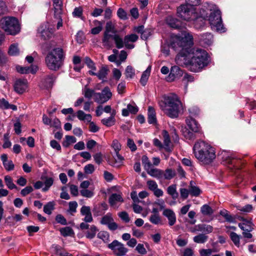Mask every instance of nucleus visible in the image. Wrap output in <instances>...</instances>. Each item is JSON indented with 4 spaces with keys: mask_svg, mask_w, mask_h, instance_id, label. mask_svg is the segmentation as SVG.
I'll return each instance as SVG.
<instances>
[{
    "mask_svg": "<svg viewBox=\"0 0 256 256\" xmlns=\"http://www.w3.org/2000/svg\"><path fill=\"white\" fill-rule=\"evenodd\" d=\"M80 193L82 196L88 198H92L94 196L93 192L87 189L80 190Z\"/></svg>",
    "mask_w": 256,
    "mask_h": 256,
    "instance_id": "338daca9",
    "label": "nucleus"
},
{
    "mask_svg": "<svg viewBox=\"0 0 256 256\" xmlns=\"http://www.w3.org/2000/svg\"><path fill=\"white\" fill-rule=\"evenodd\" d=\"M208 236L205 234H200L195 236L193 240L194 242L198 244H204L207 241Z\"/></svg>",
    "mask_w": 256,
    "mask_h": 256,
    "instance_id": "58836bf2",
    "label": "nucleus"
},
{
    "mask_svg": "<svg viewBox=\"0 0 256 256\" xmlns=\"http://www.w3.org/2000/svg\"><path fill=\"white\" fill-rule=\"evenodd\" d=\"M162 214L167 218L170 226H174L176 222V216L174 212L171 209H165Z\"/></svg>",
    "mask_w": 256,
    "mask_h": 256,
    "instance_id": "4468645a",
    "label": "nucleus"
},
{
    "mask_svg": "<svg viewBox=\"0 0 256 256\" xmlns=\"http://www.w3.org/2000/svg\"><path fill=\"white\" fill-rule=\"evenodd\" d=\"M252 224L248 221H246V223H240L238 226L244 231L250 232L252 230Z\"/></svg>",
    "mask_w": 256,
    "mask_h": 256,
    "instance_id": "ea45409f",
    "label": "nucleus"
},
{
    "mask_svg": "<svg viewBox=\"0 0 256 256\" xmlns=\"http://www.w3.org/2000/svg\"><path fill=\"white\" fill-rule=\"evenodd\" d=\"M17 71L20 73V74H28V73H32L34 74L36 73V72L37 70V67H22V66H17L16 67Z\"/></svg>",
    "mask_w": 256,
    "mask_h": 256,
    "instance_id": "bb28decb",
    "label": "nucleus"
},
{
    "mask_svg": "<svg viewBox=\"0 0 256 256\" xmlns=\"http://www.w3.org/2000/svg\"><path fill=\"white\" fill-rule=\"evenodd\" d=\"M186 123L188 128L194 132H198L200 130V126L197 122L192 116L186 119Z\"/></svg>",
    "mask_w": 256,
    "mask_h": 256,
    "instance_id": "6ab92c4d",
    "label": "nucleus"
},
{
    "mask_svg": "<svg viewBox=\"0 0 256 256\" xmlns=\"http://www.w3.org/2000/svg\"><path fill=\"white\" fill-rule=\"evenodd\" d=\"M96 94V92H95L94 90L89 88L87 86H86L83 90V94L84 97L88 99H90L92 96H94V100H95Z\"/></svg>",
    "mask_w": 256,
    "mask_h": 256,
    "instance_id": "c9c22d12",
    "label": "nucleus"
},
{
    "mask_svg": "<svg viewBox=\"0 0 256 256\" xmlns=\"http://www.w3.org/2000/svg\"><path fill=\"white\" fill-rule=\"evenodd\" d=\"M218 157L222 160L224 164L232 166L236 164V160L234 156H232L230 152L222 150L218 154Z\"/></svg>",
    "mask_w": 256,
    "mask_h": 256,
    "instance_id": "1a4fd4ad",
    "label": "nucleus"
},
{
    "mask_svg": "<svg viewBox=\"0 0 256 256\" xmlns=\"http://www.w3.org/2000/svg\"><path fill=\"white\" fill-rule=\"evenodd\" d=\"M109 71L108 66H102L98 72H95L92 70H90L88 72L90 75L96 76L100 80L104 82V80L106 78Z\"/></svg>",
    "mask_w": 256,
    "mask_h": 256,
    "instance_id": "9b49d317",
    "label": "nucleus"
},
{
    "mask_svg": "<svg viewBox=\"0 0 256 256\" xmlns=\"http://www.w3.org/2000/svg\"><path fill=\"white\" fill-rule=\"evenodd\" d=\"M198 231L205 232L210 234L213 230V227L210 225L206 224H199L196 226Z\"/></svg>",
    "mask_w": 256,
    "mask_h": 256,
    "instance_id": "c756f323",
    "label": "nucleus"
},
{
    "mask_svg": "<svg viewBox=\"0 0 256 256\" xmlns=\"http://www.w3.org/2000/svg\"><path fill=\"white\" fill-rule=\"evenodd\" d=\"M3 166L7 171H11L14 169V165L12 160H8V155L4 154L0 156Z\"/></svg>",
    "mask_w": 256,
    "mask_h": 256,
    "instance_id": "aec40b11",
    "label": "nucleus"
},
{
    "mask_svg": "<svg viewBox=\"0 0 256 256\" xmlns=\"http://www.w3.org/2000/svg\"><path fill=\"white\" fill-rule=\"evenodd\" d=\"M100 223L102 224L107 225L108 228L111 230H115L118 228V224L114 222L110 213H108L101 219Z\"/></svg>",
    "mask_w": 256,
    "mask_h": 256,
    "instance_id": "9d476101",
    "label": "nucleus"
},
{
    "mask_svg": "<svg viewBox=\"0 0 256 256\" xmlns=\"http://www.w3.org/2000/svg\"><path fill=\"white\" fill-rule=\"evenodd\" d=\"M108 248L112 250L114 254L116 256H124L128 251L124 244L117 240H114L112 243L108 244Z\"/></svg>",
    "mask_w": 256,
    "mask_h": 256,
    "instance_id": "6e6552de",
    "label": "nucleus"
},
{
    "mask_svg": "<svg viewBox=\"0 0 256 256\" xmlns=\"http://www.w3.org/2000/svg\"><path fill=\"white\" fill-rule=\"evenodd\" d=\"M108 100V98H106L102 92L96 93L95 95V102L99 104H103Z\"/></svg>",
    "mask_w": 256,
    "mask_h": 256,
    "instance_id": "c03bdc74",
    "label": "nucleus"
},
{
    "mask_svg": "<svg viewBox=\"0 0 256 256\" xmlns=\"http://www.w3.org/2000/svg\"><path fill=\"white\" fill-rule=\"evenodd\" d=\"M64 50L60 47H58L48 52L45 57V64L49 70L57 71L64 64Z\"/></svg>",
    "mask_w": 256,
    "mask_h": 256,
    "instance_id": "39448f33",
    "label": "nucleus"
},
{
    "mask_svg": "<svg viewBox=\"0 0 256 256\" xmlns=\"http://www.w3.org/2000/svg\"><path fill=\"white\" fill-rule=\"evenodd\" d=\"M215 251L210 248L201 249L199 250L200 256H210L212 252Z\"/></svg>",
    "mask_w": 256,
    "mask_h": 256,
    "instance_id": "774afa93",
    "label": "nucleus"
},
{
    "mask_svg": "<svg viewBox=\"0 0 256 256\" xmlns=\"http://www.w3.org/2000/svg\"><path fill=\"white\" fill-rule=\"evenodd\" d=\"M104 33L116 34V30L112 22H109L106 23Z\"/></svg>",
    "mask_w": 256,
    "mask_h": 256,
    "instance_id": "603ef678",
    "label": "nucleus"
},
{
    "mask_svg": "<svg viewBox=\"0 0 256 256\" xmlns=\"http://www.w3.org/2000/svg\"><path fill=\"white\" fill-rule=\"evenodd\" d=\"M194 182L191 181L189 186L190 194L192 196H198L201 193V190L198 186L194 185Z\"/></svg>",
    "mask_w": 256,
    "mask_h": 256,
    "instance_id": "72a5a7b5",
    "label": "nucleus"
},
{
    "mask_svg": "<svg viewBox=\"0 0 256 256\" xmlns=\"http://www.w3.org/2000/svg\"><path fill=\"white\" fill-rule=\"evenodd\" d=\"M200 212L204 216H210L214 213L212 208L208 204H204L200 208Z\"/></svg>",
    "mask_w": 256,
    "mask_h": 256,
    "instance_id": "a19ab883",
    "label": "nucleus"
},
{
    "mask_svg": "<svg viewBox=\"0 0 256 256\" xmlns=\"http://www.w3.org/2000/svg\"><path fill=\"white\" fill-rule=\"evenodd\" d=\"M54 80H55V76L54 74H51L46 76L45 78L46 86H50L52 84Z\"/></svg>",
    "mask_w": 256,
    "mask_h": 256,
    "instance_id": "0e129e2a",
    "label": "nucleus"
},
{
    "mask_svg": "<svg viewBox=\"0 0 256 256\" xmlns=\"http://www.w3.org/2000/svg\"><path fill=\"white\" fill-rule=\"evenodd\" d=\"M159 104L164 113L171 118H177L182 107L181 102L174 96H164V100Z\"/></svg>",
    "mask_w": 256,
    "mask_h": 256,
    "instance_id": "423d86ee",
    "label": "nucleus"
},
{
    "mask_svg": "<svg viewBox=\"0 0 256 256\" xmlns=\"http://www.w3.org/2000/svg\"><path fill=\"white\" fill-rule=\"evenodd\" d=\"M98 230L96 227L94 225H92L86 232V237L90 239L93 238L96 236Z\"/></svg>",
    "mask_w": 256,
    "mask_h": 256,
    "instance_id": "4c0bfd02",
    "label": "nucleus"
},
{
    "mask_svg": "<svg viewBox=\"0 0 256 256\" xmlns=\"http://www.w3.org/2000/svg\"><path fill=\"white\" fill-rule=\"evenodd\" d=\"M149 220L150 222L154 224H158L161 222V218L160 214H152Z\"/></svg>",
    "mask_w": 256,
    "mask_h": 256,
    "instance_id": "bf43d9fd",
    "label": "nucleus"
},
{
    "mask_svg": "<svg viewBox=\"0 0 256 256\" xmlns=\"http://www.w3.org/2000/svg\"><path fill=\"white\" fill-rule=\"evenodd\" d=\"M192 36L188 34L184 36H176L172 47L179 50L176 57V62L179 65H184L190 71L200 72L210 63L207 52L202 48H193Z\"/></svg>",
    "mask_w": 256,
    "mask_h": 256,
    "instance_id": "f257e3e1",
    "label": "nucleus"
},
{
    "mask_svg": "<svg viewBox=\"0 0 256 256\" xmlns=\"http://www.w3.org/2000/svg\"><path fill=\"white\" fill-rule=\"evenodd\" d=\"M116 34L104 33L103 38L102 39V44L104 46L108 48L113 46V40Z\"/></svg>",
    "mask_w": 256,
    "mask_h": 256,
    "instance_id": "2eb2a0df",
    "label": "nucleus"
},
{
    "mask_svg": "<svg viewBox=\"0 0 256 256\" xmlns=\"http://www.w3.org/2000/svg\"><path fill=\"white\" fill-rule=\"evenodd\" d=\"M56 46V42L54 41H50L44 42L42 46V53L45 54L46 52L51 51Z\"/></svg>",
    "mask_w": 256,
    "mask_h": 256,
    "instance_id": "cd10ccee",
    "label": "nucleus"
},
{
    "mask_svg": "<svg viewBox=\"0 0 256 256\" xmlns=\"http://www.w3.org/2000/svg\"><path fill=\"white\" fill-rule=\"evenodd\" d=\"M166 22L170 28L178 29L180 27V22L172 16H168L166 19Z\"/></svg>",
    "mask_w": 256,
    "mask_h": 256,
    "instance_id": "412c9836",
    "label": "nucleus"
},
{
    "mask_svg": "<svg viewBox=\"0 0 256 256\" xmlns=\"http://www.w3.org/2000/svg\"><path fill=\"white\" fill-rule=\"evenodd\" d=\"M220 214L222 216L225 218L226 222L233 223L236 222L235 218L230 215L228 210H221Z\"/></svg>",
    "mask_w": 256,
    "mask_h": 256,
    "instance_id": "f704fd0d",
    "label": "nucleus"
},
{
    "mask_svg": "<svg viewBox=\"0 0 256 256\" xmlns=\"http://www.w3.org/2000/svg\"><path fill=\"white\" fill-rule=\"evenodd\" d=\"M116 114V112L114 110H113L112 114H111L110 116L107 118H104L102 120V123L108 126H114L116 122V119L114 118V116Z\"/></svg>",
    "mask_w": 256,
    "mask_h": 256,
    "instance_id": "393cba45",
    "label": "nucleus"
},
{
    "mask_svg": "<svg viewBox=\"0 0 256 256\" xmlns=\"http://www.w3.org/2000/svg\"><path fill=\"white\" fill-rule=\"evenodd\" d=\"M118 216L121 218L125 222H128L130 220V218L129 217L128 214L127 212L125 211H123L120 212L118 214Z\"/></svg>",
    "mask_w": 256,
    "mask_h": 256,
    "instance_id": "e2e57ef3",
    "label": "nucleus"
},
{
    "mask_svg": "<svg viewBox=\"0 0 256 256\" xmlns=\"http://www.w3.org/2000/svg\"><path fill=\"white\" fill-rule=\"evenodd\" d=\"M202 37V40L204 44L207 45L211 44L212 42V36L210 34H204Z\"/></svg>",
    "mask_w": 256,
    "mask_h": 256,
    "instance_id": "864d4df0",
    "label": "nucleus"
},
{
    "mask_svg": "<svg viewBox=\"0 0 256 256\" xmlns=\"http://www.w3.org/2000/svg\"><path fill=\"white\" fill-rule=\"evenodd\" d=\"M8 53L10 56H16L19 54V50L18 48V44H14L10 46Z\"/></svg>",
    "mask_w": 256,
    "mask_h": 256,
    "instance_id": "a18cd8bd",
    "label": "nucleus"
},
{
    "mask_svg": "<svg viewBox=\"0 0 256 256\" xmlns=\"http://www.w3.org/2000/svg\"><path fill=\"white\" fill-rule=\"evenodd\" d=\"M162 170L156 168H150V170H147V173L150 176L156 178L158 179H162Z\"/></svg>",
    "mask_w": 256,
    "mask_h": 256,
    "instance_id": "a878e982",
    "label": "nucleus"
},
{
    "mask_svg": "<svg viewBox=\"0 0 256 256\" xmlns=\"http://www.w3.org/2000/svg\"><path fill=\"white\" fill-rule=\"evenodd\" d=\"M146 184L148 188V189L153 192L158 187V184L156 182L153 180H148L146 182Z\"/></svg>",
    "mask_w": 256,
    "mask_h": 256,
    "instance_id": "69168bd1",
    "label": "nucleus"
},
{
    "mask_svg": "<svg viewBox=\"0 0 256 256\" xmlns=\"http://www.w3.org/2000/svg\"><path fill=\"white\" fill-rule=\"evenodd\" d=\"M148 121L150 124H155L156 123V112L154 108L152 106H149L148 108Z\"/></svg>",
    "mask_w": 256,
    "mask_h": 256,
    "instance_id": "b1692460",
    "label": "nucleus"
},
{
    "mask_svg": "<svg viewBox=\"0 0 256 256\" xmlns=\"http://www.w3.org/2000/svg\"><path fill=\"white\" fill-rule=\"evenodd\" d=\"M114 40L118 48H121L124 47V40H123L119 35L116 34H115V36H114Z\"/></svg>",
    "mask_w": 256,
    "mask_h": 256,
    "instance_id": "8fccbe9b",
    "label": "nucleus"
},
{
    "mask_svg": "<svg viewBox=\"0 0 256 256\" xmlns=\"http://www.w3.org/2000/svg\"><path fill=\"white\" fill-rule=\"evenodd\" d=\"M142 164L144 166V169L147 172V170H150L151 168L152 164L148 158L146 156H143L142 158Z\"/></svg>",
    "mask_w": 256,
    "mask_h": 256,
    "instance_id": "3c124183",
    "label": "nucleus"
},
{
    "mask_svg": "<svg viewBox=\"0 0 256 256\" xmlns=\"http://www.w3.org/2000/svg\"><path fill=\"white\" fill-rule=\"evenodd\" d=\"M54 249L56 254L62 256H68L69 254L58 245L54 246Z\"/></svg>",
    "mask_w": 256,
    "mask_h": 256,
    "instance_id": "4d7b16f0",
    "label": "nucleus"
},
{
    "mask_svg": "<svg viewBox=\"0 0 256 256\" xmlns=\"http://www.w3.org/2000/svg\"><path fill=\"white\" fill-rule=\"evenodd\" d=\"M207 12V16L200 18L201 25H204V20L208 19L212 28H215L217 31L224 32V27L222 18V12L218 8L215 4L208 2H206L202 6Z\"/></svg>",
    "mask_w": 256,
    "mask_h": 256,
    "instance_id": "f03ea898",
    "label": "nucleus"
},
{
    "mask_svg": "<svg viewBox=\"0 0 256 256\" xmlns=\"http://www.w3.org/2000/svg\"><path fill=\"white\" fill-rule=\"evenodd\" d=\"M60 234L64 237L72 236L74 234V232L72 228L70 226L62 228L60 230Z\"/></svg>",
    "mask_w": 256,
    "mask_h": 256,
    "instance_id": "e433bc0d",
    "label": "nucleus"
},
{
    "mask_svg": "<svg viewBox=\"0 0 256 256\" xmlns=\"http://www.w3.org/2000/svg\"><path fill=\"white\" fill-rule=\"evenodd\" d=\"M76 116L80 120H84L87 122H90L92 116L90 114H86L82 110H78L76 112Z\"/></svg>",
    "mask_w": 256,
    "mask_h": 256,
    "instance_id": "2f4dec72",
    "label": "nucleus"
},
{
    "mask_svg": "<svg viewBox=\"0 0 256 256\" xmlns=\"http://www.w3.org/2000/svg\"><path fill=\"white\" fill-rule=\"evenodd\" d=\"M177 14L178 17L184 20H194L196 22L198 21L200 18L207 16L206 11L200 5L182 4L178 8Z\"/></svg>",
    "mask_w": 256,
    "mask_h": 256,
    "instance_id": "7ed1b4c3",
    "label": "nucleus"
},
{
    "mask_svg": "<svg viewBox=\"0 0 256 256\" xmlns=\"http://www.w3.org/2000/svg\"><path fill=\"white\" fill-rule=\"evenodd\" d=\"M0 108L6 110L11 109L13 110H17V106L16 105L10 104L4 98L0 99Z\"/></svg>",
    "mask_w": 256,
    "mask_h": 256,
    "instance_id": "7c9ffc66",
    "label": "nucleus"
},
{
    "mask_svg": "<svg viewBox=\"0 0 256 256\" xmlns=\"http://www.w3.org/2000/svg\"><path fill=\"white\" fill-rule=\"evenodd\" d=\"M109 203L111 206H114L116 202H123L124 200L120 194H112L109 198Z\"/></svg>",
    "mask_w": 256,
    "mask_h": 256,
    "instance_id": "c85d7f7f",
    "label": "nucleus"
},
{
    "mask_svg": "<svg viewBox=\"0 0 256 256\" xmlns=\"http://www.w3.org/2000/svg\"><path fill=\"white\" fill-rule=\"evenodd\" d=\"M53 6L55 18H60L62 11V1H54Z\"/></svg>",
    "mask_w": 256,
    "mask_h": 256,
    "instance_id": "4be33fe9",
    "label": "nucleus"
},
{
    "mask_svg": "<svg viewBox=\"0 0 256 256\" xmlns=\"http://www.w3.org/2000/svg\"><path fill=\"white\" fill-rule=\"evenodd\" d=\"M14 90L17 93L22 94L24 93L26 88V80H17L14 86Z\"/></svg>",
    "mask_w": 256,
    "mask_h": 256,
    "instance_id": "ddd939ff",
    "label": "nucleus"
},
{
    "mask_svg": "<svg viewBox=\"0 0 256 256\" xmlns=\"http://www.w3.org/2000/svg\"><path fill=\"white\" fill-rule=\"evenodd\" d=\"M162 134L164 137V148L168 152L172 150V148L170 146V140L168 133L166 130L162 132Z\"/></svg>",
    "mask_w": 256,
    "mask_h": 256,
    "instance_id": "5701e85b",
    "label": "nucleus"
},
{
    "mask_svg": "<svg viewBox=\"0 0 256 256\" xmlns=\"http://www.w3.org/2000/svg\"><path fill=\"white\" fill-rule=\"evenodd\" d=\"M188 112L190 114V116H197L200 115V111L198 108L196 106H193L188 109Z\"/></svg>",
    "mask_w": 256,
    "mask_h": 256,
    "instance_id": "13d9d810",
    "label": "nucleus"
},
{
    "mask_svg": "<svg viewBox=\"0 0 256 256\" xmlns=\"http://www.w3.org/2000/svg\"><path fill=\"white\" fill-rule=\"evenodd\" d=\"M150 75V70H148V69L146 70L142 74L141 78L140 79V82L143 86H145L147 83L148 78Z\"/></svg>",
    "mask_w": 256,
    "mask_h": 256,
    "instance_id": "37998d69",
    "label": "nucleus"
},
{
    "mask_svg": "<svg viewBox=\"0 0 256 256\" xmlns=\"http://www.w3.org/2000/svg\"><path fill=\"white\" fill-rule=\"evenodd\" d=\"M66 142H63V146L64 147H68L70 144H74L76 142V138L72 136H66Z\"/></svg>",
    "mask_w": 256,
    "mask_h": 256,
    "instance_id": "5fc2aeb1",
    "label": "nucleus"
},
{
    "mask_svg": "<svg viewBox=\"0 0 256 256\" xmlns=\"http://www.w3.org/2000/svg\"><path fill=\"white\" fill-rule=\"evenodd\" d=\"M182 75V70L178 66H174L171 68L168 78L170 80H174L176 78H178Z\"/></svg>",
    "mask_w": 256,
    "mask_h": 256,
    "instance_id": "dca6fc26",
    "label": "nucleus"
},
{
    "mask_svg": "<svg viewBox=\"0 0 256 256\" xmlns=\"http://www.w3.org/2000/svg\"><path fill=\"white\" fill-rule=\"evenodd\" d=\"M38 32L40 34V36L44 40L49 39L53 35V32L52 30L46 28V26H41L38 29Z\"/></svg>",
    "mask_w": 256,
    "mask_h": 256,
    "instance_id": "a211bd4d",
    "label": "nucleus"
},
{
    "mask_svg": "<svg viewBox=\"0 0 256 256\" xmlns=\"http://www.w3.org/2000/svg\"><path fill=\"white\" fill-rule=\"evenodd\" d=\"M80 212L81 215L84 216L83 218L84 222H91L93 221V218L90 206H83L80 208Z\"/></svg>",
    "mask_w": 256,
    "mask_h": 256,
    "instance_id": "f8f14e48",
    "label": "nucleus"
},
{
    "mask_svg": "<svg viewBox=\"0 0 256 256\" xmlns=\"http://www.w3.org/2000/svg\"><path fill=\"white\" fill-rule=\"evenodd\" d=\"M45 186L42 188V191L46 192L52 185L54 179L52 178H46L44 181Z\"/></svg>",
    "mask_w": 256,
    "mask_h": 256,
    "instance_id": "052dcab7",
    "label": "nucleus"
},
{
    "mask_svg": "<svg viewBox=\"0 0 256 256\" xmlns=\"http://www.w3.org/2000/svg\"><path fill=\"white\" fill-rule=\"evenodd\" d=\"M54 208V202H50L44 206V212L48 214H50Z\"/></svg>",
    "mask_w": 256,
    "mask_h": 256,
    "instance_id": "79ce46f5",
    "label": "nucleus"
},
{
    "mask_svg": "<svg viewBox=\"0 0 256 256\" xmlns=\"http://www.w3.org/2000/svg\"><path fill=\"white\" fill-rule=\"evenodd\" d=\"M124 74L126 78H132L135 74L134 70L131 66H128L126 68Z\"/></svg>",
    "mask_w": 256,
    "mask_h": 256,
    "instance_id": "09e8293b",
    "label": "nucleus"
},
{
    "mask_svg": "<svg viewBox=\"0 0 256 256\" xmlns=\"http://www.w3.org/2000/svg\"><path fill=\"white\" fill-rule=\"evenodd\" d=\"M174 176V172L170 169H167L165 171H162V179L170 180Z\"/></svg>",
    "mask_w": 256,
    "mask_h": 256,
    "instance_id": "49530a36",
    "label": "nucleus"
},
{
    "mask_svg": "<svg viewBox=\"0 0 256 256\" xmlns=\"http://www.w3.org/2000/svg\"><path fill=\"white\" fill-rule=\"evenodd\" d=\"M167 192L174 200L176 199L178 196V194L176 192V184H172L167 188Z\"/></svg>",
    "mask_w": 256,
    "mask_h": 256,
    "instance_id": "473e14b6",
    "label": "nucleus"
},
{
    "mask_svg": "<svg viewBox=\"0 0 256 256\" xmlns=\"http://www.w3.org/2000/svg\"><path fill=\"white\" fill-rule=\"evenodd\" d=\"M230 238L234 243L238 246H240V236L234 232H231L230 234Z\"/></svg>",
    "mask_w": 256,
    "mask_h": 256,
    "instance_id": "6e6d98bb",
    "label": "nucleus"
},
{
    "mask_svg": "<svg viewBox=\"0 0 256 256\" xmlns=\"http://www.w3.org/2000/svg\"><path fill=\"white\" fill-rule=\"evenodd\" d=\"M4 181L8 188L10 190L16 188V186L12 182V178L9 176H4Z\"/></svg>",
    "mask_w": 256,
    "mask_h": 256,
    "instance_id": "de8ad7c7",
    "label": "nucleus"
},
{
    "mask_svg": "<svg viewBox=\"0 0 256 256\" xmlns=\"http://www.w3.org/2000/svg\"><path fill=\"white\" fill-rule=\"evenodd\" d=\"M193 150L196 158L205 164L212 162L216 156L214 148L203 140L197 142Z\"/></svg>",
    "mask_w": 256,
    "mask_h": 256,
    "instance_id": "20e7f679",
    "label": "nucleus"
},
{
    "mask_svg": "<svg viewBox=\"0 0 256 256\" xmlns=\"http://www.w3.org/2000/svg\"><path fill=\"white\" fill-rule=\"evenodd\" d=\"M0 26L8 34L15 36L20 30L17 18L12 16H5L0 20Z\"/></svg>",
    "mask_w": 256,
    "mask_h": 256,
    "instance_id": "0eeeda50",
    "label": "nucleus"
},
{
    "mask_svg": "<svg viewBox=\"0 0 256 256\" xmlns=\"http://www.w3.org/2000/svg\"><path fill=\"white\" fill-rule=\"evenodd\" d=\"M138 36L136 34H131L126 35L124 38V43L126 48L132 49L134 46L133 44H130L129 42H136L138 40Z\"/></svg>",
    "mask_w": 256,
    "mask_h": 256,
    "instance_id": "f3484780",
    "label": "nucleus"
},
{
    "mask_svg": "<svg viewBox=\"0 0 256 256\" xmlns=\"http://www.w3.org/2000/svg\"><path fill=\"white\" fill-rule=\"evenodd\" d=\"M98 237L104 242H106L108 240L110 236L108 232L102 231L98 233Z\"/></svg>",
    "mask_w": 256,
    "mask_h": 256,
    "instance_id": "680f3d73",
    "label": "nucleus"
}]
</instances>
